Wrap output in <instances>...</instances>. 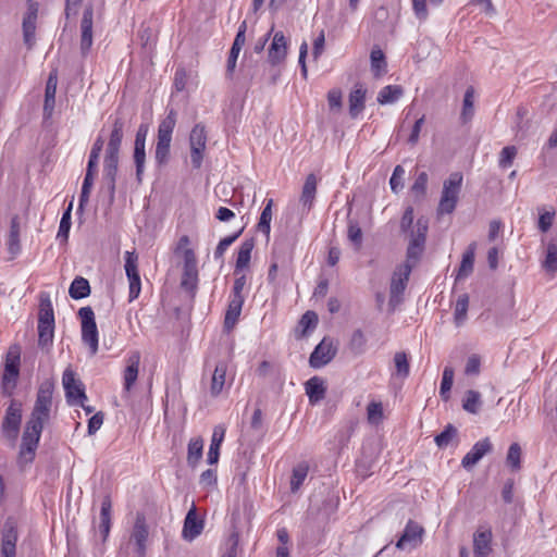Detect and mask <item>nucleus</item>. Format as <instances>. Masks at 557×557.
I'll list each match as a JSON object with an SVG mask.
<instances>
[{
	"label": "nucleus",
	"instance_id": "obj_1",
	"mask_svg": "<svg viewBox=\"0 0 557 557\" xmlns=\"http://www.w3.org/2000/svg\"><path fill=\"white\" fill-rule=\"evenodd\" d=\"M15 466L22 473L32 469L35 461V409L28 417L21 436L16 442Z\"/></svg>",
	"mask_w": 557,
	"mask_h": 557
},
{
	"label": "nucleus",
	"instance_id": "obj_2",
	"mask_svg": "<svg viewBox=\"0 0 557 557\" xmlns=\"http://www.w3.org/2000/svg\"><path fill=\"white\" fill-rule=\"evenodd\" d=\"M37 331V345L42 350L49 352L54 337V313L51 300L47 294L40 295Z\"/></svg>",
	"mask_w": 557,
	"mask_h": 557
},
{
	"label": "nucleus",
	"instance_id": "obj_3",
	"mask_svg": "<svg viewBox=\"0 0 557 557\" xmlns=\"http://www.w3.org/2000/svg\"><path fill=\"white\" fill-rule=\"evenodd\" d=\"M21 366V348L10 346L5 354L3 371L1 373V392L3 396L11 397L17 385Z\"/></svg>",
	"mask_w": 557,
	"mask_h": 557
},
{
	"label": "nucleus",
	"instance_id": "obj_4",
	"mask_svg": "<svg viewBox=\"0 0 557 557\" xmlns=\"http://www.w3.org/2000/svg\"><path fill=\"white\" fill-rule=\"evenodd\" d=\"M463 176L460 172H453L443 183V190L437 207V214H450L456 209Z\"/></svg>",
	"mask_w": 557,
	"mask_h": 557
},
{
	"label": "nucleus",
	"instance_id": "obj_5",
	"mask_svg": "<svg viewBox=\"0 0 557 557\" xmlns=\"http://www.w3.org/2000/svg\"><path fill=\"white\" fill-rule=\"evenodd\" d=\"M176 124V112L171 109L168 115L160 122L158 127L154 158L157 163L163 164L168 161L172 141V133Z\"/></svg>",
	"mask_w": 557,
	"mask_h": 557
},
{
	"label": "nucleus",
	"instance_id": "obj_6",
	"mask_svg": "<svg viewBox=\"0 0 557 557\" xmlns=\"http://www.w3.org/2000/svg\"><path fill=\"white\" fill-rule=\"evenodd\" d=\"M22 424V404L12 399L1 422V433L8 446H16Z\"/></svg>",
	"mask_w": 557,
	"mask_h": 557
},
{
	"label": "nucleus",
	"instance_id": "obj_7",
	"mask_svg": "<svg viewBox=\"0 0 557 557\" xmlns=\"http://www.w3.org/2000/svg\"><path fill=\"white\" fill-rule=\"evenodd\" d=\"M53 384L49 381L41 383L37 393V444L40 440L42 429L48 425L52 419Z\"/></svg>",
	"mask_w": 557,
	"mask_h": 557
},
{
	"label": "nucleus",
	"instance_id": "obj_8",
	"mask_svg": "<svg viewBox=\"0 0 557 557\" xmlns=\"http://www.w3.org/2000/svg\"><path fill=\"white\" fill-rule=\"evenodd\" d=\"M82 321V339L89 346L91 355L98 351V329L95 321V313L90 307H83L78 310Z\"/></svg>",
	"mask_w": 557,
	"mask_h": 557
},
{
	"label": "nucleus",
	"instance_id": "obj_9",
	"mask_svg": "<svg viewBox=\"0 0 557 557\" xmlns=\"http://www.w3.org/2000/svg\"><path fill=\"white\" fill-rule=\"evenodd\" d=\"M412 264L404 263L396 268L391 281V295L389 305L395 307L401 301V296L406 289L407 282L409 281Z\"/></svg>",
	"mask_w": 557,
	"mask_h": 557
},
{
	"label": "nucleus",
	"instance_id": "obj_10",
	"mask_svg": "<svg viewBox=\"0 0 557 557\" xmlns=\"http://www.w3.org/2000/svg\"><path fill=\"white\" fill-rule=\"evenodd\" d=\"M190 161L194 169H199L202 164L203 153L207 146L206 128L201 124H196L189 135Z\"/></svg>",
	"mask_w": 557,
	"mask_h": 557
},
{
	"label": "nucleus",
	"instance_id": "obj_11",
	"mask_svg": "<svg viewBox=\"0 0 557 557\" xmlns=\"http://www.w3.org/2000/svg\"><path fill=\"white\" fill-rule=\"evenodd\" d=\"M63 387L65 389L66 400L70 405H81L87 399L83 383L75 377L71 369H66L62 376Z\"/></svg>",
	"mask_w": 557,
	"mask_h": 557
},
{
	"label": "nucleus",
	"instance_id": "obj_12",
	"mask_svg": "<svg viewBox=\"0 0 557 557\" xmlns=\"http://www.w3.org/2000/svg\"><path fill=\"white\" fill-rule=\"evenodd\" d=\"M125 272L129 282L128 301L135 300L141 289L140 276L138 272V257L134 251L125 252Z\"/></svg>",
	"mask_w": 557,
	"mask_h": 557
},
{
	"label": "nucleus",
	"instance_id": "obj_13",
	"mask_svg": "<svg viewBox=\"0 0 557 557\" xmlns=\"http://www.w3.org/2000/svg\"><path fill=\"white\" fill-rule=\"evenodd\" d=\"M337 347L330 338H323L320 344L315 346L309 358L310 367L320 369L330 363L336 356Z\"/></svg>",
	"mask_w": 557,
	"mask_h": 557
},
{
	"label": "nucleus",
	"instance_id": "obj_14",
	"mask_svg": "<svg viewBox=\"0 0 557 557\" xmlns=\"http://www.w3.org/2000/svg\"><path fill=\"white\" fill-rule=\"evenodd\" d=\"M184 268L182 276V287L187 290H194L198 283L197 258L193 249H185L183 253Z\"/></svg>",
	"mask_w": 557,
	"mask_h": 557
},
{
	"label": "nucleus",
	"instance_id": "obj_15",
	"mask_svg": "<svg viewBox=\"0 0 557 557\" xmlns=\"http://www.w3.org/2000/svg\"><path fill=\"white\" fill-rule=\"evenodd\" d=\"M16 541L17 522L13 517H9L2 528V557H15Z\"/></svg>",
	"mask_w": 557,
	"mask_h": 557
},
{
	"label": "nucleus",
	"instance_id": "obj_16",
	"mask_svg": "<svg viewBox=\"0 0 557 557\" xmlns=\"http://www.w3.org/2000/svg\"><path fill=\"white\" fill-rule=\"evenodd\" d=\"M58 86V71L54 69L50 72L46 88L42 108L44 123H46L53 114L55 107V94Z\"/></svg>",
	"mask_w": 557,
	"mask_h": 557
},
{
	"label": "nucleus",
	"instance_id": "obj_17",
	"mask_svg": "<svg viewBox=\"0 0 557 557\" xmlns=\"http://www.w3.org/2000/svg\"><path fill=\"white\" fill-rule=\"evenodd\" d=\"M424 530L417 522L409 520L403 535L396 543V547L399 549L414 548L422 541V534Z\"/></svg>",
	"mask_w": 557,
	"mask_h": 557
},
{
	"label": "nucleus",
	"instance_id": "obj_18",
	"mask_svg": "<svg viewBox=\"0 0 557 557\" xmlns=\"http://www.w3.org/2000/svg\"><path fill=\"white\" fill-rule=\"evenodd\" d=\"M92 20L94 9L91 5L85 8L81 22V50L86 54L92 46Z\"/></svg>",
	"mask_w": 557,
	"mask_h": 557
},
{
	"label": "nucleus",
	"instance_id": "obj_19",
	"mask_svg": "<svg viewBox=\"0 0 557 557\" xmlns=\"http://www.w3.org/2000/svg\"><path fill=\"white\" fill-rule=\"evenodd\" d=\"M492 443L488 437L476 442L471 450L465 455L461 460V466L465 469H471L475 466L486 454L492 451Z\"/></svg>",
	"mask_w": 557,
	"mask_h": 557
},
{
	"label": "nucleus",
	"instance_id": "obj_20",
	"mask_svg": "<svg viewBox=\"0 0 557 557\" xmlns=\"http://www.w3.org/2000/svg\"><path fill=\"white\" fill-rule=\"evenodd\" d=\"M119 156L106 154L103 165V181L108 188L110 200L114 199L117 174Z\"/></svg>",
	"mask_w": 557,
	"mask_h": 557
},
{
	"label": "nucleus",
	"instance_id": "obj_21",
	"mask_svg": "<svg viewBox=\"0 0 557 557\" xmlns=\"http://www.w3.org/2000/svg\"><path fill=\"white\" fill-rule=\"evenodd\" d=\"M149 535L148 527L144 515H138L134 524L131 535L132 541L136 545V553L140 556H146V542Z\"/></svg>",
	"mask_w": 557,
	"mask_h": 557
},
{
	"label": "nucleus",
	"instance_id": "obj_22",
	"mask_svg": "<svg viewBox=\"0 0 557 557\" xmlns=\"http://www.w3.org/2000/svg\"><path fill=\"white\" fill-rule=\"evenodd\" d=\"M139 363H140V352L135 350L129 354L126 360V368L124 370V389L129 392L137 377L139 372Z\"/></svg>",
	"mask_w": 557,
	"mask_h": 557
},
{
	"label": "nucleus",
	"instance_id": "obj_23",
	"mask_svg": "<svg viewBox=\"0 0 557 557\" xmlns=\"http://www.w3.org/2000/svg\"><path fill=\"white\" fill-rule=\"evenodd\" d=\"M202 529L203 522L202 520L198 519L196 507L193 506L187 512L184 520V527L182 532L183 537L187 541H193L194 539L201 534Z\"/></svg>",
	"mask_w": 557,
	"mask_h": 557
},
{
	"label": "nucleus",
	"instance_id": "obj_24",
	"mask_svg": "<svg viewBox=\"0 0 557 557\" xmlns=\"http://www.w3.org/2000/svg\"><path fill=\"white\" fill-rule=\"evenodd\" d=\"M317 185L318 181L314 174H309L306 177L305 184L302 186V191L300 196V203L302 207V211L309 212L313 206V201L317 194Z\"/></svg>",
	"mask_w": 557,
	"mask_h": 557
},
{
	"label": "nucleus",
	"instance_id": "obj_25",
	"mask_svg": "<svg viewBox=\"0 0 557 557\" xmlns=\"http://www.w3.org/2000/svg\"><path fill=\"white\" fill-rule=\"evenodd\" d=\"M245 302V296L231 295L230 301L227 306V310L224 319V326L226 329H232L238 321L240 315L243 305Z\"/></svg>",
	"mask_w": 557,
	"mask_h": 557
},
{
	"label": "nucleus",
	"instance_id": "obj_26",
	"mask_svg": "<svg viewBox=\"0 0 557 557\" xmlns=\"http://www.w3.org/2000/svg\"><path fill=\"white\" fill-rule=\"evenodd\" d=\"M367 90L361 84H356L349 94V114L352 119L357 117L364 109Z\"/></svg>",
	"mask_w": 557,
	"mask_h": 557
},
{
	"label": "nucleus",
	"instance_id": "obj_27",
	"mask_svg": "<svg viewBox=\"0 0 557 557\" xmlns=\"http://www.w3.org/2000/svg\"><path fill=\"white\" fill-rule=\"evenodd\" d=\"M225 426L222 424L215 425L213 429L211 444L208 451L207 461L210 465H215L219 461L220 448L225 437Z\"/></svg>",
	"mask_w": 557,
	"mask_h": 557
},
{
	"label": "nucleus",
	"instance_id": "obj_28",
	"mask_svg": "<svg viewBox=\"0 0 557 557\" xmlns=\"http://www.w3.org/2000/svg\"><path fill=\"white\" fill-rule=\"evenodd\" d=\"M286 50L287 44L284 34L282 32L275 33L269 49V61L272 64H277L286 57Z\"/></svg>",
	"mask_w": 557,
	"mask_h": 557
},
{
	"label": "nucleus",
	"instance_id": "obj_29",
	"mask_svg": "<svg viewBox=\"0 0 557 557\" xmlns=\"http://www.w3.org/2000/svg\"><path fill=\"white\" fill-rule=\"evenodd\" d=\"M306 394L310 404L314 405L325 397L326 386L324 381L319 376H313L305 383Z\"/></svg>",
	"mask_w": 557,
	"mask_h": 557
},
{
	"label": "nucleus",
	"instance_id": "obj_30",
	"mask_svg": "<svg viewBox=\"0 0 557 557\" xmlns=\"http://www.w3.org/2000/svg\"><path fill=\"white\" fill-rule=\"evenodd\" d=\"M124 121L116 117L113 122V128L110 134L109 143L106 149V154L119 156L120 147L123 139Z\"/></svg>",
	"mask_w": 557,
	"mask_h": 557
},
{
	"label": "nucleus",
	"instance_id": "obj_31",
	"mask_svg": "<svg viewBox=\"0 0 557 557\" xmlns=\"http://www.w3.org/2000/svg\"><path fill=\"white\" fill-rule=\"evenodd\" d=\"M491 541V531H478L473 537L474 557H487L492 550Z\"/></svg>",
	"mask_w": 557,
	"mask_h": 557
},
{
	"label": "nucleus",
	"instance_id": "obj_32",
	"mask_svg": "<svg viewBox=\"0 0 557 557\" xmlns=\"http://www.w3.org/2000/svg\"><path fill=\"white\" fill-rule=\"evenodd\" d=\"M255 247V242L252 238L244 240L238 249L236 263H235V274L238 275L245 268L249 265L251 259V251Z\"/></svg>",
	"mask_w": 557,
	"mask_h": 557
},
{
	"label": "nucleus",
	"instance_id": "obj_33",
	"mask_svg": "<svg viewBox=\"0 0 557 557\" xmlns=\"http://www.w3.org/2000/svg\"><path fill=\"white\" fill-rule=\"evenodd\" d=\"M24 42L28 48L33 47L35 36V7L32 0H28V10L23 18Z\"/></svg>",
	"mask_w": 557,
	"mask_h": 557
},
{
	"label": "nucleus",
	"instance_id": "obj_34",
	"mask_svg": "<svg viewBox=\"0 0 557 557\" xmlns=\"http://www.w3.org/2000/svg\"><path fill=\"white\" fill-rule=\"evenodd\" d=\"M226 371L227 366L225 362L221 361L215 366L210 385L211 396L216 397L221 394L225 384Z\"/></svg>",
	"mask_w": 557,
	"mask_h": 557
},
{
	"label": "nucleus",
	"instance_id": "obj_35",
	"mask_svg": "<svg viewBox=\"0 0 557 557\" xmlns=\"http://www.w3.org/2000/svg\"><path fill=\"white\" fill-rule=\"evenodd\" d=\"M476 244L471 243L465 253L462 255V260L458 270L457 280L465 278L469 276L473 271L474 264V256H475Z\"/></svg>",
	"mask_w": 557,
	"mask_h": 557
},
{
	"label": "nucleus",
	"instance_id": "obj_36",
	"mask_svg": "<svg viewBox=\"0 0 557 557\" xmlns=\"http://www.w3.org/2000/svg\"><path fill=\"white\" fill-rule=\"evenodd\" d=\"M111 507H112L111 498H110V496L107 495L102 499V503H101L100 524H99V530H100V533L103 535V539H106L110 532Z\"/></svg>",
	"mask_w": 557,
	"mask_h": 557
},
{
	"label": "nucleus",
	"instance_id": "obj_37",
	"mask_svg": "<svg viewBox=\"0 0 557 557\" xmlns=\"http://www.w3.org/2000/svg\"><path fill=\"white\" fill-rule=\"evenodd\" d=\"M20 219L15 215L11 219L8 250L14 257L20 252Z\"/></svg>",
	"mask_w": 557,
	"mask_h": 557
},
{
	"label": "nucleus",
	"instance_id": "obj_38",
	"mask_svg": "<svg viewBox=\"0 0 557 557\" xmlns=\"http://www.w3.org/2000/svg\"><path fill=\"white\" fill-rule=\"evenodd\" d=\"M428 228V221L422 218L418 219L414 228L410 233L409 245L424 248Z\"/></svg>",
	"mask_w": 557,
	"mask_h": 557
},
{
	"label": "nucleus",
	"instance_id": "obj_39",
	"mask_svg": "<svg viewBox=\"0 0 557 557\" xmlns=\"http://www.w3.org/2000/svg\"><path fill=\"white\" fill-rule=\"evenodd\" d=\"M69 294L73 299H82L90 294L89 282L83 276H76L69 288Z\"/></svg>",
	"mask_w": 557,
	"mask_h": 557
},
{
	"label": "nucleus",
	"instance_id": "obj_40",
	"mask_svg": "<svg viewBox=\"0 0 557 557\" xmlns=\"http://www.w3.org/2000/svg\"><path fill=\"white\" fill-rule=\"evenodd\" d=\"M203 440L201 437L191 438L188 443L187 462L195 467L202 458Z\"/></svg>",
	"mask_w": 557,
	"mask_h": 557
},
{
	"label": "nucleus",
	"instance_id": "obj_41",
	"mask_svg": "<svg viewBox=\"0 0 557 557\" xmlns=\"http://www.w3.org/2000/svg\"><path fill=\"white\" fill-rule=\"evenodd\" d=\"M403 88L398 85L385 86L377 95V102L381 104L393 103L403 96Z\"/></svg>",
	"mask_w": 557,
	"mask_h": 557
},
{
	"label": "nucleus",
	"instance_id": "obj_42",
	"mask_svg": "<svg viewBox=\"0 0 557 557\" xmlns=\"http://www.w3.org/2000/svg\"><path fill=\"white\" fill-rule=\"evenodd\" d=\"M474 114V88L472 86L466 89L462 102L460 119L463 123L469 122Z\"/></svg>",
	"mask_w": 557,
	"mask_h": 557
},
{
	"label": "nucleus",
	"instance_id": "obj_43",
	"mask_svg": "<svg viewBox=\"0 0 557 557\" xmlns=\"http://www.w3.org/2000/svg\"><path fill=\"white\" fill-rule=\"evenodd\" d=\"M543 268L552 274L557 272V242L554 239L549 240L547 244Z\"/></svg>",
	"mask_w": 557,
	"mask_h": 557
},
{
	"label": "nucleus",
	"instance_id": "obj_44",
	"mask_svg": "<svg viewBox=\"0 0 557 557\" xmlns=\"http://www.w3.org/2000/svg\"><path fill=\"white\" fill-rule=\"evenodd\" d=\"M469 307L468 294H462L458 297L455 305L454 319L457 326H460L467 320V312Z\"/></svg>",
	"mask_w": 557,
	"mask_h": 557
},
{
	"label": "nucleus",
	"instance_id": "obj_45",
	"mask_svg": "<svg viewBox=\"0 0 557 557\" xmlns=\"http://www.w3.org/2000/svg\"><path fill=\"white\" fill-rule=\"evenodd\" d=\"M537 211H539L537 227L542 233H546L550 230V227L554 223L556 211L553 208L547 210L544 207L537 208Z\"/></svg>",
	"mask_w": 557,
	"mask_h": 557
},
{
	"label": "nucleus",
	"instance_id": "obj_46",
	"mask_svg": "<svg viewBox=\"0 0 557 557\" xmlns=\"http://www.w3.org/2000/svg\"><path fill=\"white\" fill-rule=\"evenodd\" d=\"M371 69L376 77L386 72V61L384 53L381 49H373L371 51Z\"/></svg>",
	"mask_w": 557,
	"mask_h": 557
},
{
	"label": "nucleus",
	"instance_id": "obj_47",
	"mask_svg": "<svg viewBox=\"0 0 557 557\" xmlns=\"http://www.w3.org/2000/svg\"><path fill=\"white\" fill-rule=\"evenodd\" d=\"M309 467L307 463H300L293 470L290 479L292 492H297L308 475Z\"/></svg>",
	"mask_w": 557,
	"mask_h": 557
},
{
	"label": "nucleus",
	"instance_id": "obj_48",
	"mask_svg": "<svg viewBox=\"0 0 557 557\" xmlns=\"http://www.w3.org/2000/svg\"><path fill=\"white\" fill-rule=\"evenodd\" d=\"M272 206L273 200L269 199L265 207L263 208L259 222H258V230L262 232L265 235L270 234L271 231V220H272Z\"/></svg>",
	"mask_w": 557,
	"mask_h": 557
},
{
	"label": "nucleus",
	"instance_id": "obj_49",
	"mask_svg": "<svg viewBox=\"0 0 557 557\" xmlns=\"http://www.w3.org/2000/svg\"><path fill=\"white\" fill-rule=\"evenodd\" d=\"M146 144H136L134 145V162L136 165V177L137 181L141 182V175L144 173L145 161H146V152H145Z\"/></svg>",
	"mask_w": 557,
	"mask_h": 557
},
{
	"label": "nucleus",
	"instance_id": "obj_50",
	"mask_svg": "<svg viewBox=\"0 0 557 557\" xmlns=\"http://www.w3.org/2000/svg\"><path fill=\"white\" fill-rule=\"evenodd\" d=\"M521 447L518 443H512L509 446L506 462L513 471L521 468Z\"/></svg>",
	"mask_w": 557,
	"mask_h": 557
},
{
	"label": "nucleus",
	"instance_id": "obj_51",
	"mask_svg": "<svg viewBox=\"0 0 557 557\" xmlns=\"http://www.w3.org/2000/svg\"><path fill=\"white\" fill-rule=\"evenodd\" d=\"M394 363L396 368V374L403 379L409 375L410 366L408 361L407 354L404 351H398L394 356Z\"/></svg>",
	"mask_w": 557,
	"mask_h": 557
},
{
	"label": "nucleus",
	"instance_id": "obj_52",
	"mask_svg": "<svg viewBox=\"0 0 557 557\" xmlns=\"http://www.w3.org/2000/svg\"><path fill=\"white\" fill-rule=\"evenodd\" d=\"M454 382V370L450 367H446L443 372L441 382L440 395L444 400H448L449 392Z\"/></svg>",
	"mask_w": 557,
	"mask_h": 557
},
{
	"label": "nucleus",
	"instance_id": "obj_53",
	"mask_svg": "<svg viewBox=\"0 0 557 557\" xmlns=\"http://www.w3.org/2000/svg\"><path fill=\"white\" fill-rule=\"evenodd\" d=\"M481 405V395L476 391H468L463 400V409L471 413H476Z\"/></svg>",
	"mask_w": 557,
	"mask_h": 557
},
{
	"label": "nucleus",
	"instance_id": "obj_54",
	"mask_svg": "<svg viewBox=\"0 0 557 557\" xmlns=\"http://www.w3.org/2000/svg\"><path fill=\"white\" fill-rule=\"evenodd\" d=\"M347 236L348 239L355 245L356 249H360L362 245V231L358 222L349 220Z\"/></svg>",
	"mask_w": 557,
	"mask_h": 557
},
{
	"label": "nucleus",
	"instance_id": "obj_55",
	"mask_svg": "<svg viewBox=\"0 0 557 557\" xmlns=\"http://www.w3.org/2000/svg\"><path fill=\"white\" fill-rule=\"evenodd\" d=\"M318 314L314 311H307L299 321L301 327V334L306 335L309 331H312L318 325Z\"/></svg>",
	"mask_w": 557,
	"mask_h": 557
},
{
	"label": "nucleus",
	"instance_id": "obj_56",
	"mask_svg": "<svg viewBox=\"0 0 557 557\" xmlns=\"http://www.w3.org/2000/svg\"><path fill=\"white\" fill-rule=\"evenodd\" d=\"M367 418L371 424H379L383 419V407L381 403L372 401L367 407Z\"/></svg>",
	"mask_w": 557,
	"mask_h": 557
},
{
	"label": "nucleus",
	"instance_id": "obj_57",
	"mask_svg": "<svg viewBox=\"0 0 557 557\" xmlns=\"http://www.w3.org/2000/svg\"><path fill=\"white\" fill-rule=\"evenodd\" d=\"M71 210H72V203H70L69 208L66 209V211L63 213V215L61 218L59 231H58V235H57L58 238H61L64 242L67 240L70 228H71Z\"/></svg>",
	"mask_w": 557,
	"mask_h": 557
},
{
	"label": "nucleus",
	"instance_id": "obj_58",
	"mask_svg": "<svg viewBox=\"0 0 557 557\" xmlns=\"http://www.w3.org/2000/svg\"><path fill=\"white\" fill-rule=\"evenodd\" d=\"M242 233H243V228H240L238 232H236L233 235L222 238L215 248L214 258L215 259L222 258L224 252L226 251V249L240 236Z\"/></svg>",
	"mask_w": 557,
	"mask_h": 557
},
{
	"label": "nucleus",
	"instance_id": "obj_59",
	"mask_svg": "<svg viewBox=\"0 0 557 557\" xmlns=\"http://www.w3.org/2000/svg\"><path fill=\"white\" fill-rule=\"evenodd\" d=\"M457 429L448 424L443 432L435 436V443L438 447H446L450 441L456 436Z\"/></svg>",
	"mask_w": 557,
	"mask_h": 557
},
{
	"label": "nucleus",
	"instance_id": "obj_60",
	"mask_svg": "<svg viewBox=\"0 0 557 557\" xmlns=\"http://www.w3.org/2000/svg\"><path fill=\"white\" fill-rule=\"evenodd\" d=\"M517 148L515 146H506L499 154V166L506 169L510 166L517 156Z\"/></svg>",
	"mask_w": 557,
	"mask_h": 557
},
{
	"label": "nucleus",
	"instance_id": "obj_61",
	"mask_svg": "<svg viewBox=\"0 0 557 557\" xmlns=\"http://www.w3.org/2000/svg\"><path fill=\"white\" fill-rule=\"evenodd\" d=\"M342 98H343V94H342L341 89H338V88L331 89L327 92V103H329L330 110L339 111L343 106Z\"/></svg>",
	"mask_w": 557,
	"mask_h": 557
},
{
	"label": "nucleus",
	"instance_id": "obj_62",
	"mask_svg": "<svg viewBox=\"0 0 557 557\" xmlns=\"http://www.w3.org/2000/svg\"><path fill=\"white\" fill-rule=\"evenodd\" d=\"M366 342L367 341L363 332L361 330H356L351 335L350 348L354 351L361 354L364 350Z\"/></svg>",
	"mask_w": 557,
	"mask_h": 557
},
{
	"label": "nucleus",
	"instance_id": "obj_63",
	"mask_svg": "<svg viewBox=\"0 0 557 557\" xmlns=\"http://www.w3.org/2000/svg\"><path fill=\"white\" fill-rule=\"evenodd\" d=\"M92 185H94V178L85 176L83 186H82L81 196H79V206H78L79 210H82L84 208V206L88 202Z\"/></svg>",
	"mask_w": 557,
	"mask_h": 557
},
{
	"label": "nucleus",
	"instance_id": "obj_64",
	"mask_svg": "<svg viewBox=\"0 0 557 557\" xmlns=\"http://www.w3.org/2000/svg\"><path fill=\"white\" fill-rule=\"evenodd\" d=\"M428 180H429V177L425 172L419 173L412 187H411L412 193H414L417 196H424L425 190H426Z\"/></svg>",
	"mask_w": 557,
	"mask_h": 557
}]
</instances>
